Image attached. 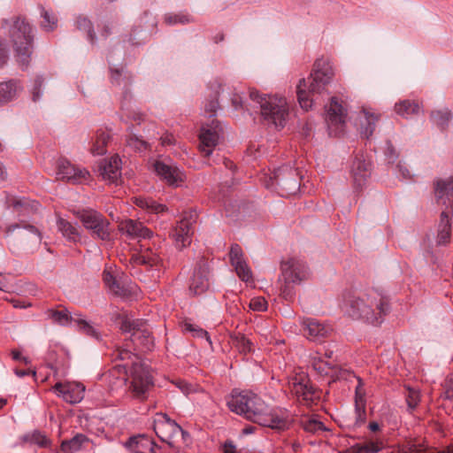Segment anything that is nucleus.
Instances as JSON below:
<instances>
[{
	"label": "nucleus",
	"instance_id": "1",
	"mask_svg": "<svg viewBox=\"0 0 453 453\" xmlns=\"http://www.w3.org/2000/svg\"><path fill=\"white\" fill-rule=\"evenodd\" d=\"M226 404L230 411L260 426L277 430L287 429L288 426V420L270 410L265 402L254 392L233 391Z\"/></svg>",
	"mask_w": 453,
	"mask_h": 453
},
{
	"label": "nucleus",
	"instance_id": "2",
	"mask_svg": "<svg viewBox=\"0 0 453 453\" xmlns=\"http://www.w3.org/2000/svg\"><path fill=\"white\" fill-rule=\"evenodd\" d=\"M349 317L380 324L388 309V301L375 290L349 293L344 296L343 306Z\"/></svg>",
	"mask_w": 453,
	"mask_h": 453
},
{
	"label": "nucleus",
	"instance_id": "3",
	"mask_svg": "<svg viewBox=\"0 0 453 453\" xmlns=\"http://www.w3.org/2000/svg\"><path fill=\"white\" fill-rule=\"evenodd\" d=\"M334 71L328 61L316 60L309 78L300 79L296 86V95L301 108L310 110L319 96L323 94L331 80L334 79Z\"/></svg>",
	"mask_w": 453,
	"mask_h": 453
},
{
	"label": "nucleus",
	"instance_id": "4",
	"mask_svg": "<svg viewBox=\"0 0 453 453\" xmlns=\"http://www.w3.org/2000/svg\"><path fill=\"white\" fill-rule=\"evenodd\" d=\"M250 98L259 108L260 116L266 125L284 127L289 115L286 97L262 95L257 90L250 89Z\"/></svg>",
	"mask_w": 453,
	"mask_h": 453
},
{
	"label": "nucleus",
	"instance_id": "5",
	"mask_svg": "<svg viewBox=\"0 0 453 453\" xmlns=\"http://www.w3.org/2000/svg\"><path fill=\"white\" fill-rule=\"evenodd\" d=\"M435 197L438 205L445 207L441 212L437 225L435 242L436 245H447L451 234L450 210L453 208V179H441L437 180Z\"/></svg>",
	"mask_w": 453,
	"mask_h": 453
},
{
	"label": "nucleus",
	"instance_id": "6",
	"mask_svg": "<svg viewBox=\"0 0 453 453\" xmlns=\"http://www.w3.org/2000/svg\"><path fill=\"white\" fill-rule=\"evenodd\" d=\"M9 248L12 252L24 250L34 252L42 244V236L37 227L24 219L5 228Z\"/></svg>",
	"mask_w": 453,
	"mask_h": 453
},
{
	"label": "nucleus",
	"instance_id": "7",
	"mask_svg": "<svg viewBox=\"0 0 453 453\" xmlns=\"http://www.w3.org/2000/svg\"><path fill=\"white\" fill-rule=\"evenodd\" d=\"M9 35L17 63L22 67H27L33 52L34 34L31 24L24 18H16Z\"/></svg>",
	"mask_w": 453,
	"mask_h": 453
},
{
	"label": "nucleus",
	"instance_id": "8",
	"mask_svg": "<svg viewBox=\"0 0 453 453\" xmlns=\"http://www.w3.org/2000/svg\"><path fill=\"white\" fill-rule=\"evenodd\" d=\"M281 277L283 283L280 285V296L286 300H292L295 296L294 284H299L309 278V269L305 262L288 258L280 264Z\"/></svg>",
	"mask_w": 453,
	"mask_h": 453
},
{
	"label": "nucleus",
	"instance_id": "9",
	"mask_svg": "<svg viewBox=\"0 0 453 453\" xmlns=\"http://www.w3.org/2000/svg\"><path fill=\"white\" fill-rule=\"evenodd\" d=\"M128 373L129 390L134 397L145 400L147 393L154 387L153 376L150 374L149 367L143 363L132 361Z\"/></svg>",
	"mask_w": 453,
	"mask_h": 453
},
{
	"label": "nucleus",
	"instance_id": "10",
	"mask_svg": "<svg viewBox=\"0 0 453 453\" xmlns=\"http://www.w3.org/2000/svg\"><path fill=\"white\" fill-rule=\"evenodd\" d=\"M288 388L298 402L306 406L316 403L320 398V392L311 385L306 373H296L288 378Z\"/></svg>",
	"mask_w": 453,
	"mask_h": 453
},
{
	"label": "nucleus",
	"instance_id": "11",
	"mask_svg": "<svg viewBox=\"0 0 453 453\" xmlns=\"http://www.w3.org/2000/svg\"><path fill=\"white\" fill-rule=\"evenodd\" d=\"M119 319L120 330L124 333L131 334L132 341L134 343L144 346L148 350L153 346L150 332L143 320L127 314L119 315Z\"/></svg>",
	"mask_w": 453,
	"mask_h": 453
},
{
	"label": "nucleus",
	"instance_id": "12",
	"mask_svg": "<svg viewBox=\"0 0 453 453\" xmlns=\"http://www.w3.org/2000/svg\"><path fill=\"white\" fill-rule=\"evenodd\" d=\"M348 119V105L338 97H331L326 106V122L331 135H339L344 132Z\"/></svg>",
	"mask_w": 453,
	"mask_h": 453
},
{
	"label": "nucleus",
	"instance_id": "13",
	"mask_svg": "<svg viewBox=\"0 0 453 453\" xmlns=\"http://www.w3.org/2000/svg\"><path fill=\"white\" fill-rule=\"evenodd\" d=\"M76 217L93 236L103 241L110 239V223L101 213L88 209L77 211Z\"/></svg>",
	"mask_w": 453,
	"mask_h": 453
},
{
	"label": "nucleus",
	"instance_id": "14",
	"mask_svg": "<svg viewBox=\"0 0 453 453\" xmlns=\"http://www.w3.org/2000/svg\"><path fill=\"white\" fill-rule=\"evenodd\" d=\"M46 314L49 319H52L53 323L60 326H67L73 321L80 331H82L90 337L98 338V334L93 326L83 319L74 318L65 308L48 309Z\"/></svg>",
	"mask_w": 453,
	"mask_h": 453
},
{
	"label": "nucleus",
	"instance_id": "15",
	"mask_svg": "<svg viewBox=\"0 0 453 453\" xmlns=\"http://www.w3.org/2000/svg\"><path fill=\"white\" fill-rule=\"evenodd\" d=\"M196 220L195 212H187L180 220L178 225L173 229L170 236L173 239L176 247L180 250L191 242L192 226Z\"/></svg>",
	"mask_w": 453,
	"mask_h": 453
},
{
	"label": "nucleus",
	"instance_id": "16",
	"mask_svg": "<svg viewBox=\"0 0 453 453\" xmlns=\"http://www.w3.org/2000/svg\"><path fill=\"white\" fill-rule=\"evenodd\" d=\"M56 174L58 180H64L73 184L82 183L89 178L88 170L80 168L65 159L58 161Z\"/></svg>",
	"mask_w": 453,
	"mask_h": 453
},
{
	"label": "nucleus",
	"instance_id": "17",
	"mask_svg": "<svg viewBox=\"0 0 453 453\" xmlns=\"http://www.w3.org/2000/svg\"><path fill=\"white\" fill-rule=\"evenodd\" d=\"M154 171L168 186L179 187L186 180V175L178 166L165 161H155Z\"/></svg>",
	"mask_w": 453,
	"mask_h": 453
},
{
	"label": "nucleus",
	"instance_id": "18",
	"mask_svg": "<svg viewBox=\"0 0 453 453\" xmlns=\"http://www.w3.org/2000/svg\"><path fill=\"white\" fill-rule=\"evenodd\" d=\"M53 390L67 403H76L83 400L85 387L79 382H57Z\"/></svg>",
	"mask_w": 453,
	"mask_h": 453
},
{
	"label": "nucleus",
	"instance_id": "19",
	"mask_svg": "<svg viewBox=\"0 0 453 453\" xmlns=\"http://www.w3.org/2000/svg\"><path fill=\"white\" fill-rule=\"evenodd\" d=\"M140 252L133 254L131 257V263L134 267L135 265H144L146 267L154 268L158 267L162 263V258L157 253L156 244L153 246H147L146 244H140Z\"/></svg>",
	"mask_w": 453,
	"mask_h": 453
},
{
	"label": "nucleus",
	"instance_id": "20",
	"mask_svg": "<svg viewBox=\"0 0 453 453\" xmlns=\"http://www.w3.org/2000/svg\"><path fill=\"white\" fill-rule=\"evenodd\" d=\"M154 430L157 436L164 441L177 435H184V431L177 423L170 418L165 414H161L158 418L155 420Z\"/></svg>",
	"mask_w": 453,
	"mask_h": 453
},
{
	"label": "nucleus",
	"instance_id": "21",
	"mask_svg": "<svg viewBox=\"0 0 453 453\" xmlns=\"http://www.w3.org/2000/svg\"><path fill=\"white\" fill-rule=\"evenodd\" d=\"M209 267L205 260H202L196 265L194 275L190 279L189 291L194 295H200L207 291L209 288Z\"/></svg>",
	"mask_w": 453,
	"mask_h": 453
},
{
	"label": "nucleus",
	"instance_id": "22",
	"mask_svg": "<svg viewBox=\"0 0 453 453\" xmlns=\"http://www.w3.org/2000/svg\"><path fill=\"white\" fill-rule=\"evenodd\" d=\"M119 230L132 239H137L139 242L146 241L153 235V233L142 222L131 219L120 221Z\"/></svg>",
	"mask_w": 453,
	"mask_h": 453
},
{
	"label": "nucleus",
	"instance_id": "23",
	"mask_svg": "<svg viewBox=\"0 0 453 453\" xmlns=\"http://www.w3.org/2000/svg\"><path fill=\"white\" fill-rule=\"evenodd\" d=\"M219 141V127L203 126L199 133V150L204 157H209L213 152Z\"/></svg>",
	"mask_w": 453,
	"mask_h": 453
},
{
	"label": "nucleus",
	"instance_id": "24",
	"mask_svg": "<svg viewBox=\"0 0 453 453\" xmlns=\"http://www.w3.org/2000/svg\"><path fill=\"white\" fill-rule=\"evenodd\" d=\"M8 206L13 208L19 217V221L24 219L27 222V218H32L38 211L40 204L27 198H9Z\"/></svg>",
	"mask_w": 453,
	"mask_h": 453
},
{
	"label": "nucleus",
	"instance_id": "25",
	"mask_svg": "<svg viewBox=\"0 0 453 453\" xmlns=\"http://www.w3.org/2000/svg\"><path fill=\"white\" fill-rule=\"evenodd\" d=\"M229 259L241 280L249 282L251 280V272L243 257V251L239 244L230 247Z\"/></svg>",
	"mask_w": 453,
	"mask_h": 453
},
{
	"label": "nucleus",
	"instance_id": "26",
	"mask_svg": "<svg viewBox=\"0 0 453 453\" xmlns=\"http://www.w3.org/2000/svg\"><path fill=\"white\" fill-rule=\"evenodd\" d=\"M303 334L311 341H320L328 337L332 328L320 323L316 319L308 318L303 321Z\"/></svg>",
	"mask_w": 453,
	"mask_h": 453
},
{
	"label": "nucleus",
	"instance_id": "27",
	"mask_svg": "<svg viewBox=\"0 0 453 453\" xmlns=\"http://www.w3.org/2000/svg\"><path fill=\"white\" fill-rule=\"evenodd\" d=\"M379 119L380 115L372 109H362L357 117V125L360 134L368 138L372 134H373Z\"/></svg>",
	"mask_w": 453,
	"mask_h": 453
},
{
	"label": "nucleus",
	"instance_id": "28",
	"mask_svg": "<svg viewBox=\"0 0 453 453\" xmlns=\"http://www.w3.org/2000/svg\"><path fill=\"white\" fill-rule=\"evenodd\" d=\"M371 161L368 160L364 155L357 156L351 165L352 179L357 187L365 184L367 178L370 176Z\"/></svg>",
	"mask_w": 453,
	"mask_h": 453
},
{
	"label": "nucleus",
	"instance_id": "29",
	"mask_svg": "<svg viewBox=\"0 0 453 453\" xmlns=\"http://www.w3.org/2000/svg\"><path fill=\"white\" fill-rule=\"evenodd\" d=\"M120 159L118 156H114L109 160L103 161L99 165V173L103 179L109 182L118 185L120 182Z\"/></svg>",
	"mask_w": 453,
	"mask_h": 453
},
{
	"label": "nucleus",
	"instance_id": "30",
	"mask_svg": "<svg viewBox=\"0 0 453 453\" xmlns=\"http://www.w3.org/2000/svg\"><path fill=\"white\" fill-rule=\"evenodd\" d=\"M126 446L133 453H154L156 443L144 435L129 438Z\"/></svg>",
	"mask_w": 453,
	"mask_h": 453
},
{
	"label": "nucleus",
	"instance_id": "31",
	"mask_svg": "<svg viewBox=\"0 0 453 453\" xmlns=\"http://www.w3.org/2000/svg\"><path fill=\"white\" fill-rule=\"evenodd\" d=\"M19 90L20 86L16 80L0 83V104H6L15 99Z\"/></svg>",
	"mask_w": 453,
	"mask_h": 453
},
{
	"label": "nucleus",
	"instance_id": "32",
	"mask_svg": "<svg viewBox=\"0 0 453 453\" xmlns=\"http://www.w3.org/2000/svg\"><path fill=\"white\" fill-rule=\"evenodd\" d=\"M283 171H285V169H279L273 173V175L270 177V180H273L271 185H274L275 183L283 190H287L290 193L296 192L299 187L298 180L295 178L288 179L280 176Z\"/></svg>",
	"mask_w": 453,
	"mask_h": 453
},
{
	"label": "nucleus",
	"instance_id": "33",
	"mask_svg": "<svg viewBox=\"0 0 453 453\" xmlns=\"http://www.w3.org/2000/svg\"><path fill=\"white\" fill-rule=\"evenodd\" d=\"M210 89L214 93V98L207 101L204 109L205 111L209 113V116H214L219 105L217 98L220 94H224L226 86L223 85L219 81L216 80L213 82H211Z\"/></svg>",
	"mask_w": 453,
	"mask_h": 453
},
{
	"label": "nucleus",
	"instance_id": "34",
	"mask_svg": "<svg viewBox=\"0 0 453 453\" xmlns=\"http://www.w3.org/2000/svg\"><path fill=\"white\" fill-rule=\"evenodd\" d=\"M58 230L69 242H77L80 239L78 228L63 218L57 220Z\"/></svg>",
	"mask_w": 453,
	"mask_h": 453
},
{
	"label": "nucleus",
	"instance_id": "35",
	"mask_svg": "<svg viewBox=\"0 0 453 453\" xmlns=\"http://www.w3.org/2000/svg\"><path fill=\"white\" fill-rule=\"evenodd\" d=\"M364 395L365 391L359 384L356 389V425L358 426L364 424L366 420L365 400Z\"/></svg>",
	"mask_w": 453,
	"mask_h": 453
},
{
	"label": "nucleus",
	"instance_id": "36",
	"mask_svg": "<svg viewBox=\"0 0 453 453\" xmlns=\"http://www.w3.org/2000/svg\"><path fill=\"white\" fill-rule=\"evenodd\" d=\"M420 106L415 101L409 99L402 100L395 104V111L398 116L408 118L411 115H417L419 111Z\"/></svg>",
	"mask_w": 453,
	"mask_h": 453
},
{
	"label": "nucleus",
	"instance_id": "37",
	"mask_svg": "<svg viewBox=\"0 0 453 453\" xmlns=\"http://www.w3.org/2000/svg\"><path fill=\"white\" fill-rule=\"evenodd\" d=\"M104 281L111 292L119 297H126L129 295L130 290L123 285H120L112 275L108 272H104Z\"/></svg>",
	"mask_w": 453,
	"mask_h": 453
},
{
	"label": "nucleus",
	"instance_id": "38",
	"mask_svg": "<svg viewBox=\"0 0 453 453\" xmlns=\"http://www.w3.org/2000/svg\"><path fill=\"white\" fill-rule=\"evenodd\" d=\"M431 121L441 130H445L451 119V113L449 109L435 110L430 114Z\"/></svg>",
	"mask_w": 453,
	"mask_h": 453
},
{
	"label": "nucleus",
	"instance_id": "39",
	"mask_svg": "<svg viewBox=\"0 0 453 453\" xmlns=\"http://www.w3.org/2000/svg\"><path fill=\"white\" fill-rule=\"evenodd\" d=\"M134 199L137 207L143 208L156 214L162 213L167 209L165 205L157 203L153 198L135 197Z\"/></svg>",
	"mask_w": 453,
	"mask_h": 453
},
{
	"label": "nucleus",
	"instance_id": "40",
	"mask_svg": "<svg viewBox=\"0 0 453 453\" xmlns=\"http://www.w3.org/2000/svg\"><path fill=\"white\" fill-rule=\"evenodd\" d=\"M110 135L104 131L96 133L93 146L90 148V152L94 155H103L106 153V146L109 142Z\"/></svg>",
	"mask_w": 453,
	"mask_h": 453
},
{
	"label": "nucleus",
	"instance_id": "41",
	"mask_svg": "<svg viewBox=\"0 0 453 453\" xmlns=\"http://www.w3.org/2000/svg\"><path fill=\"white\" fill-rule=\"evenodd\" d=\"M87 437L83 434H77L69 441H64L60 445V451L63 453H74L87 442Z\"/></svg>",
	"mask_w": 453,
	"mask_h": 453
},
{
	"label": "nucleus",
	"instance_id": "42",
	"mask_svg": "<svg viewBox=\"0 0 453 453\" xmlns=\"http://www.w3.org/2000/svg\"><path fill=\"white\" fill-rule=\"evenodd\" d=\"M42 21L41 26L46 32H52L56 29L58 24V18L55 13L42 8Z\"/></svg>",
	"mask_w": 453,
	"mask_h": 453
},
{
	"label": "nucleus",
	"instance_id": "43",
	"mask_svg": "<svg viewBox=\"0 0 453 453\" xmlns=\"http://www.w3.org/2000/svg\"><path fill=\"white\" fill-rule=\"evenodd\" d=\"M76 27L80 31L87 33L88 40L90 43L95 42V33L93 31V26L90 21L85 16H79L76 19Z\"/></svg>",
	"mask_w": 453,
	"mask_h": 453
},
{
	"label": "nucleus",
	"instance_id": "44",
	"mask_svg": "<svg viewBox=\"0 0 453 453\" xmlns=\"http://www.w3.org/2000/svg\"><path fill=\"white\" fill-rule=\"evenodd\" d=\"M127 145L135 151L142 152L148 149V143L135 134H131L127 139Z\"/></svg>",
	"mask_w": 453,
	"mask_h": 453
},
{
	"label": "nucleus",
	"instance_id": "45",
	"mask_svg": "<svg viewBox=\"0 0 453 453\" xmlns=\"http://www.w3.org/2000/svg\"><path fill=\"white\" fill-rule=\"evenodd\" d=\"M183 330L185 332L190 333L191 335L194 337L205 338L206 341L208 342V343L211 344V341H210V337L208 336V333L204 329H203L199 326H196V325H193L189 322H185L183 325Z\"/></svg>",
	"mask_w": 453,
	"mask_h": 453
},
{
	"label": "nucleus",
	"instance_id": "46",
	"mask_svg": "<svg viewBox=\"0 0 453 453\" xmlns=\"http://www.w3.org/2000/svg\"><path fill=\"white\" fill-rule=\"evenodd\" d=\"M233 344L240 353L247 354L251 350V342L246 336L237 335L234 337Z\"/></svg>",
	"mask_w": 453,
	"mask_h": 453
},
{
	"label": "nucleus",
	"instance_id": "47",
	"mask_svg": "<svg viewBox=\"0 0 453 453\" xmlns=\"http://www.w3.org/2000/svg\"><path fill=\"white\" fill-rule=\"evenodd\" d=\"M311 365H313L319 374H327L328 370L334 367L331 363L325 362L320 357L317 356L311 357Z\"/></svg>",
	"mask_w": 453,
	"mask_h": 453
},
{
	"label": "nucleus",
	"instance_id": "48",
	"mask_svg": "<svg viewBox=\"0 0 453 453\" xmlns=\"http://www.w3.org/2000/svg\"><path fill=\"white\" fill-rule=\"evenodd\" d=\"M191 21V18L188 14H165V22L169 25L174 24H188Z\"/></svg>",
	"mask_w": 453,
	"mask_h": 453
},
{
	"label": "nucleus",
	"instance_id": "49",
	"mask_svg": "<svg viewBox=\"0 0 453 453\" xmlns=\"http://www.w3.org/2000/svg\"><path fill=\"white\" fill-rule=\"evenodd\" d=\"M303 426L304 430L310 433H317L325 429L320 421L311 418L303 419Z\"/></svg>",
	"mask_w": 453,
	"mask_h": 453
},
{
	"label": "nucleus",
	"instance_id": "50",
	"mask_svg": "<svg viewBox=\"0 0 453 453\" xmlns=\"http://www.w3.org/2000/svg\"><path fill=\"white\" fill-rule=\"evenodd\" d=\"M43 84V79L42 77H36L34 81V85L32 88V100L35 103L37 102L42 95V88Z\"/></svg>",
	"mask_w": 453,
	"mask_h": 453
},
{
	"label": "nucleus",
	"instance_id": "51",
	"mask_svg": "<svg viewBox=\"0 0 453 453\" xmlns=\"http://www.w3.org/2000/svg\"><path fill=\"white\" fill-rule=\"evenodd\" d=\"M406 401L410 410L414 409L418 406L419 401V394L418 390L408 388L406 395Z\"/></svg>",
	"mask_w": 453,
	"mask_h": 453
},
{
	"label": "nucleus",
	"instance_id": "52",
	"mask_svg": "<svg viewBox=\"0 0 453 453\" xmlns=\"http://www.w3.org/2000/svg\"><path fill=\"white\" fill-rule=\"evenodd\" d=\"M227 96L232 101V105L235 110L243 109V101L236 92L227 91Z\"/></svg>",
	"mask_w": 453,
	"mask_h": 453
},
{
	"label": "nucleus",
	"instance_id": "53",
	"mask_svg": "<svg viewBox=\"0 0 453 453\" xmlns=\"http://www.w3.org/2000/svg\"><path fill=\"white\" fill-rule=\"evenodd\" d=\"M250 308L255 311H265L266 309V301L265 298L257 297L250 299Z\"/></svg>",
	"mask_w": 453,
	"mask_h": 453
},
{
	"label": "nucleus",
	"instance_id": "54",
	"mask_svg": "<svg viewBox=\"0 0 453 453\" xmlns=\"http://www.w3.org/2000/svg\"><path fill=\"white\" fill-rule=\"evenodd\" d=\"M8 60L7 44L4 40H0V67H3Z\"/></svg>",
	"mask_w": 453,
	"mask_h": 453
},
{
	"label": "nucleus",
	"instance_id": "55",
	"mask_svg": "<svg viewBox=\"0 0 453 453\" xmlns=\"http://www.w3.org/2000/svg\"><path fill=\"white\" fill-rule=\"evenodd\" d=\"M379 449V446L374 442H369L360 448L359 453H377Z\"/></svg>",
	"mask_w": 453,
	"mask_h": 453
},
{
	"label": "nucleus",
	"instance_id": "56",
	"mask_svg": "<svg viewBox=\"0 0 453 453\" xmlns=\"http://www.w3.org/2000/svg\"><path fill=\"white\" fill-rule=\"evenodd\" d=\"M397 171L402 178L408 180L411 177L410 170L405 164L398 163L396 165Z\"/></svg>",
	"mask_w": 453,
	"mask_h": 453
},
{
	"label": "nucleus",
	"instance_id": "57",
	"mask_svg": "<svg viewBox=\"0 0 453 453\" xmlns=\"http://www.w3.org/2000/svg\"><path fill=\"white\" fill-rule=\"evenodd\" d=\"M174 143H175V138L173 134L165 133L164 135H161V144L172 145Z\"/></svg>",
	"mask_w": 453,
	"mask_h": 453
},
{
	"label": "nucleus",
	"instance_id": "58",
	"mask_svg": "<svg viewBox=\"0 0 453 453\" xmlns=\"http://www.w3.org/2000/svg\"><path fill=\"white\" fill-rule=\"evenodd\" d=\"M134 357V355H132L131 352L127 351V349H119L118 350V353H117V357L120 360H127V359H132ZM135 359H137V357L134 356Z\"/></svg>",
	"mask_w": 453,
	"mask_h": 453
},
{
	"label": "nucleus",
	"instance_id": "59",
	"mask_svg": "<svg viewBox=\"0 0 453 453\" xmlns=\"http://www.w3.org/2000/svg\"><path fill=\"white\" fill-rule=\"evenodd\" d=\"M224 453H235V446L232 441H226L224 445Z\"/></svg>",
	"mask_w": 453,
	"mask_h": 453
},
{
	"label": "nucleus",
	"instance_id": "60",
	"mask_svg": "<svg viewBox=\"0 0 453 453\" xmlns=\"http://www.w3.org/2000/svg\"><path fill=\"white\" fill-rule=\"evenodd\" d=\"M15 374L18 377H24L25 375H27V374H32L33 376H35V372L28 371V370H19V369H16L15 370Z\"/></svg>",
	"mask_w": 453,
	"mask_h": 453
},
{
	"label": "nucleus",
	"instance_id": "61",
	"mask_svg": "<svg viewBox=\"0 0 453 453\" xmlns=\"http://www.w3.org/2000/svg\"><path fill=\"white\" fill-rule=\"evenodd\" d=\"M12 357H13V359L16 361H23L25 364L27 363V357H22V355L19 354V352H18L16 350L12 351Z\"/></svg>",
	"mask_w": 453,
	"mask_h": 453
},
{
	"label": "nucleus",
	"instance_id": "62",
	"mask_svg": "<svg viewBox=\"0 0 453 453\" xmlns=\"http://www.w3.org/2000/svg\"><path fill=\"white\" fill-rule=\"evenodd\" d=\"M255 430H256L255 426H248L243 428L242 433H243V434H250L254 433Z\"/></svg>",
	"mask_w": 453,
	"mask_h": 453
},
{
	"label": "nucleus",
	"instance_id": "63",
	"mask_svg": "<svg viewBox=\"0 0 453 453\" xmlns=\"http://www.w3.org/2000/svg\"><path fill=\"white\" fill-rule=\"evenodd\" d=\"M409 453H423V449L416 446H410Z\"/></svg>",
	"mask_w": 453,
	"mask_h": 453
},
{
	"label": "nucleus",
	"instance_id": "64",
	"mask_svg": "<svg viewBox=\"0 0 453 453\" xmlns=\"http://www.w3.org/2000/svg\"><path fill=\"white\" fill-rule=\"evenodd\" d=\"M446 393H447L448 398H453V382L450 383Z\"/></svg>",
	"mask_w": 453,
	"mask_h": 453
}]
</instances>
